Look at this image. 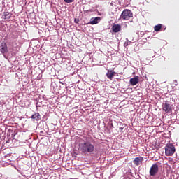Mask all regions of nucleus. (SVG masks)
<instances>
[{
  "mask_svg": "<svg viewBox=\"0 0 179 179\" xmlns=\"http://www.w3.org/2000/svg\"><path fill=\"white\" fill-rule=\"evenodd\" d=\"M78 150L86 155V153H93L94 152V145L90 141H83L78 145Z\"/></svg>",
  "mask_w": 179,
  "mask_h": 179,
  "instance_id": "1",
  "label": "nucleus"
},
{
  "mask_svg": "<svg viewBox=\"0 0 179 179\" xmlns=\"http://www.w3.org/2000/svg\"><path fill=\"white\" fill-rule=\"evenodd\" d=\"M176 153V147L172 143L166 144L165 146L166 156H172Z\"/></svg>",
  "mask_w": 179,
  "mask_h": 179,
  "instance_id": "2",
  "label": "nucleus"
},
{
  "mask_svg": "<svg viewBox=\"0 0 179 179\" xmlns=\"http://www.w3.org/2000/svg\"><path fill=\"white\" fill-rule=\"evenodd\" d=\"M133 16L134 13H132L131 10L125 9L120 15V19H122L123 20H129L131 17H133Z\"/></svg>",
  "mask_w": 179,
  "mask_h": 179,
  "instance_id": "3",
  "label": "nucleus"
},
{
  "mask_svg": "<svg viewBox=\"0 0 179 179\" xmlns=\"http://www.w3.org/2000/svg\"><path fill=\"white\" fill-rule=\"evenodd\" d=\"M159 173V164L157 163H155L152 165V166L150 169V176L152 177H155L156 174Z\"/></svg>",
  "mask_w": 179,
  "mask_h": 179,
  "instance_id": "4",
  "label": "nucleus"
},
{
  "mask_svg": "<svg viewBox=\"0 0 179 179\" xmlns=\"http://www.w3.org/2000/svg\"><path fill=\"white\" fill-rule=\"evenodd\" d=\"M0 51L3 54H7L8 52V45H6V43L3 42L0 46Z\"/></svg>",
  "mask_w": 179,
  "mask_h": 179,
  "instance_id": "5",
  "label": "nucleus"
},
{
  "mask_svg": "<svg viewBox=\"0 0 179 179\" xmlns=\"http://www.w3.org/2000/svg\"><path fill=\"white\" fill-rule=\"evenodd\" d=\"M162 110L165 111V113H171V106L167 103H163Z\"/></svg>",
  "mask_w": 179,
  "mask_h": 179,
  "instance_id": "6",
  "label": "nucleus"
},
{
  "mask_svg": "<svg viewBox=\"0 0 179 179\" xmlns=\"http://www.w3.org/2000/svg\"><path fill=\"white\" fill-rule=\"evenodd\" d=\"M142 162H143V157H138L134 159L133 163L136 166H139L140 164H142Z\"/></svg>",
  "mask_w": 179,
  "mask_h": 179,
  "instance_id": "7",
  "label": "nucleus"
},
{
  "mask_svg": "<svg viewBox=\"0 0 179 179\" xmlns=\"http://www.w3.org/2000/svg\"><path fill=\"white\" fill-rule=\"evenodd\" d=\"M115 71L113 70H108V72L106 73V76L108 79H110V80H113V78H114V76L115 75Z\"/></svg>",
  "mask_w": 179,
  "mask_h": 179,
  "instance_id": "8",
  "label": "nucleus"
},
{
  "mask_svg": "<svg viewBox=\"0 0 179 179\" xmlns=\"http://www.w3.org/2000/svg\"><path fill=\"white\" fill-rule=\"evenodd\" d=\"M112 31H113V33H119V31H121V26L118 24H114L112 27Z\"/></svg>",
  "mask_w": 179,
  "mask_h": 179,
  "instance_id": "9",
  "label": "nucleus"
},
{
  "mask_svg": "<svg viewBox=\"0 0 179 179\" xmlns=\"http://www.w3.org/2000/svg\"><path fill=\"white\" fill-rule=\"evenodd\" d=\"M139 83V78L138 77H134L130 79V85H132V86H135Z\"/></svg>",
  "mask_w": 179,
  "mask_h": 179,
  "instance_id": "10",
  "label": "nucleus"
},
{
  "mask_svg": "<svg viewBox=\"0 0 179 179\" xmlns=\"http://www.w3.org/2000/svg\"><path fill=\"white\" fill-rule=\"evenodd\" d=\"M101 20L100 17H96L94 18H91L90 24H97V23H99Z\"/></svg>",
  "mask_w": 179,
  "mask_h": 179,
  "instance_id": "11",
  "label": "nucleus"
},
{
  "mask_svg": "<svg viewBox=\"0 0 179 179\" xmlns=\"http://www.w3.org/2000/svg\"><path fill=\"white\" fill-rule=\"evenodd\" d=\"M31 118L35 121H40V120H41V115L38 113H35L34 115H31Z\"/></svg>",
  "mask_w": 179,
  "mask_h": 179,
  "instance_id": "12",
  "label": "nucleus"
},
{
  "mask_svg": "<svg viewBox=\"0 0 179 179\" xmlns=\"http://www.w3.org/2000/svg\"><path fill=\"white\" fill-rule=\"evenodd\" d=\"M162 26L163 25L162 24H158L157 25H155L154 27L155 31H160L162 30Z\"/></svg>",
  "mask_w": 179,
  "mask_h": 179,
  "instance_id": "13",
  "label": "nucleus"
},
{
  "mask_svg": "<svg viewBox=\"0 0 179 179\" xmlns=\"http://www.w3.org/2000/svg\"><path fill=\"white\" fill-rule=\"evenodd\" d=\"M3 15H4V19H10V17H12V14H10V13L8 11L4 12Z\"/></svg>",
  "mask_w": 179,
  "mask_h": 179,
  "instance_id": "14",
  "label": "nucleus"
},
{
  "mask_svg": "<svg viewBox=\"0 0 179 179\" xmlns=\"http://www.w3.org/2000/svg\"><path fill=\"white\" fill-rule=\"evenodd\" d=\"M64 2H66V3H72V2H73V0H64Z\"/></svg>",
  "mask_w": 179,
  "mask_h": 179,
  "instance_id": "15",
  "label": "nucleus"
},
{
  "mask_svg": "<svg viewBox=\"0 0 179 179\" xmlns=\"http://www.w3.org/2000/svg\"><path fill=\"white\" fill-rule=\"evenodd\" d=\"M74 22L75 23H79V19H75Z\"/></svg>",
  "mask_w": 179,
  "mask_h": 179,
  "instance_id": "16",
  "label": "nucleus"
},
{
  "mask_svg": "<svg viewBox=\"0 0 179 179\" xmlns=\"http://www.w3.org/2000/svg\"><path fill=\"white\" fill-rule=\"evenodd\" d=\"M12 38H17V34H16L14 36H12Z\"/></svg>",
  "mask_w": 179,
  "mask_h": 179,
  "instance_id": "17",
  "label": "nucleus"
},
{
  "mask_svg": "<svg viewBox=\"0 0 179 179\" xmlns=\"http://www.w3.org/2000/svg\"><path fill=\"white\" fill-rule=\"evenodd\" d=\"M124 47H128V42L124 43Z\"/></svg>",
  "mask_w": 179,
  "mask_h": 179,
  "instance_id": "18",
  "label": "nucleus"
}]
</instances>
